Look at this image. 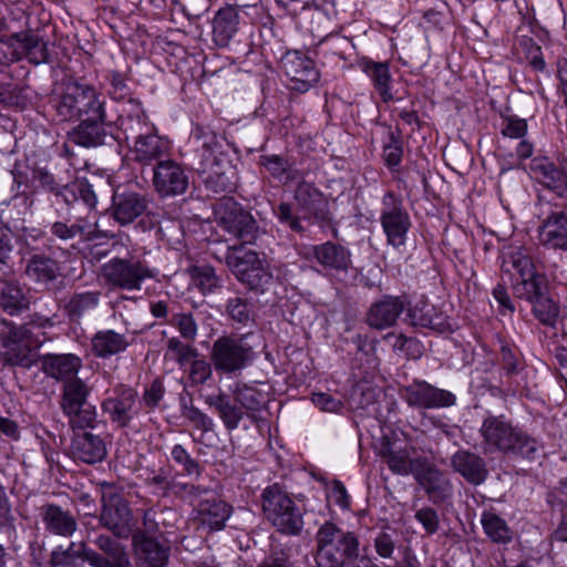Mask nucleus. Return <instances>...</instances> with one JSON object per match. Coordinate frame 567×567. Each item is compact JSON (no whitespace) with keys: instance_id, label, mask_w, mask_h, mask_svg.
I'll use <instances>...</instances> for the list:
<instances>
[{"instance_id":"1","label":"nucleus","mask_w":567,"mask_h":567,"mask_svg":"<svg viewBox=\"0 0 567 567\" xmlns=\"http://www.w3.org/2000/svg\"><path fill=\"white\" fill-rule=\"evenodd\" d=\"M480 435L485 455L502 453L535 460L539 450L534 437L502 416L486 417L480 427Z\"/></svg>"},{"instance_id":"2","label":"nucleus","mask_w":567,"mask_h":567,"mask_svg":"<svg viewBox=\"0 0 567 567\" xmlns=\"http://www.w3.org/2000/svg\"><path fill=\"white\" fill-rule=\"evenodd\" d=\"M50 103L56 118L66 122L85 116L101 117L105 102L94 86L69 79L54 85Z\"/></svg>"},{"instance_id":"3","label":"nucleus","mask_w":567,"mask_h":567,"mask_svg":"<svg viewBox=\"0 0 567 567\" xmlns=\"http://www.w3.org/2000/svg\"><path fill=\"white\" fill-rule=\"evenodd\" d=\"M190 138L195 152L202 157L199 169L206 175V185L215 193L231 192L234 173L223 156L218 136L209 127L196 125Z\"/></svg>"},{"instance_id":"4","label":"nucleus","mask_w":567,"mask_h":567,"mask_svg":"<svg viewBox=\"0 0 567 567\" xmlns=\"http://www.w3.org/2000/svg\"><path fill=\"white\" fill-rule=\"evenodd\" d=\"M226 264L239 282L251 291L264 293L272 284V272L265 254L246 248H230Z\"/></svg>"},{"instance_id":"5","label":"nucleus","mask_w":567,"mask_h":567,"mask_svg":"<svg viewBox=\"0 0 567 567\" xmlns=\"http://www.w3.org/2000/svg\"><path fill=\"white\" fill-rule=\"evenodd\" d=\"M316 540V559L320 567H340L358 556L359 540L355 535L333 523L326 522L319 528Z\"/></svg>"},{"instance_id":"6","label":"nucleus","mask_w":567,"mask_h":567,"mask_svg":"<svg viewBox=\"0 0 567 567\" xmlns=\"http://www.w3.org/2000/svg\"><path fill=\"white\" fill-rule=\"evenodd\" d=\"M261 505L267 520L286 535H299L303 528V512L278 484L262 491Z\"/></svg>"},{"instance_id":"7","label":"nucleus","mask_w":567,"mask_h":567,"mask_svg":"<svg viewBox=\"0 0 567 567\" xmlns=\"http://www.w3.org/2000/svg\"><path fill=\"white\" fill-rule=\"evenodd\" d=\"M68 553L92 567H116L128 558L125 546L107 534L89 535L86 540L71 543Z\"/></svg>"},{"instance_id":"8","label":"nucleus","mask_w":567,"mask_h":567,"mask_svg":"<svg viewBox=\"0 0 567 567\" xmlns=\"http://www.w3.org/2000/svg\"><path fill=\"white\" fill-rule=\"evenodd\" d=\"M0 341L6 363L30 368L37 362V349L41 342L29 326H14L3 321L0 324Z\"/></svg>"},{"instance_id":"9","label":"nucleus","mask_w":567,"mask_h":567,"mask_svg":"<svg viewBox=\"0 0 567 567\" xmlns=\"http://www.w3.org/2000/svg\"><path fill=\"white\" fill-rule=\"evenodd\" d=\"M100 524L110 530L113 536L126 539L130 537L135 519L128 503L110 483H101Z\"/></svg>"},{"instance_id":"10","label":"nucleus","mask_w":567,"mask_h":567,"mask_svg":"<svg viewBox=\"0 0 567 567\" xmlns=\"http://www.w3.org/2000/svg\"><path fill=\"white\" fill-rule=\"evenodd\" d=\"M210 359L216 371L236 374L252 361L254 350L246 337L225 336L214 342Z\"/></svg>"},{"instance_id":"11","label":"nucleus","mask_w":567,"mask_h":567,"mask_svg":"<svg viewBox=\"0 0 567 567\" xmlns=\"http://www.w3.org/2000/svg\"><path fill=\"white\" fill-rule=\"evenodd\" d=\"M101 275L113 288L140 290L142 282L156 272L140 260L114 257L102 266Z\"/></svg>"},{"instance_id":"12","label":"nucleus","mask_w":567,"mask_h":567,"mask_svg":"<svg viewBox=\"0 0 567 567\" xmlns=\"http://www.w3.org/2000/svg\"><path fill=\"white\" fill-rule=\"evenodd\" d=\"M538 240L548 249L567 250V210L542 197Z\"/></svg>"},{"instance_id":"13","label":"nucleus","mask_w":567,"mask_h":567,"mask_svg":"<svg viewBox=\"0 0 567 567\" xmlns=\"http://www.w3.org/2000/svg\"><path fill=\"white\" fill-rule=\"evenodd\" d=\"M216 215L220 226L243 244H252L257 239V221L231 198H225L217 205Z\"/></svg>"},{"instance_id":"14","label":"nucleus","mask_w":567,"mask_h":567,"mask_svg":"<svg viewBox=\"0 0 567 567\" xmlns=\"http://www.w3.org/2000/svg\"><path fill=\"white\" fill-rule=\"evenodd\" d=\"M380 221L389 245L393 247L405 245L412 223L402 202L394 197L392 193H388L383 197Z\"/></svg>"},{"instance_id":"15","label":"nucleus","mask_w":567,"mask_h":567,"mask_svg":"<svg viewBox=\"0 0 567 567\" xmlns=\"http://www.w3.org/2000/svg\"><path fill=\"white\" fill-rule=\"evenodd\" d=\"M402 398L410 406L417 409L450 408L456 402V396L452 392L420 380L404 386Z\"/></svg>"},{"instance_id":"16","label":"nucleus","mask_w":567,"mask_h":567,"mask_svg":"<svg viewBox=\"0 0 567 567\" xmlns=\"http://www.w3.org/2000/svg\"><path fill=\"white\" fill-rule=\"evenodd\" d=\"M189 185L185 169L177 162L164 158L153 167V186L163 197L184 194Z\"/></svg>"},{"instance_id":"17","label":"nucleus","mask_w":567,"mask_h":567,"mask_svg":"<svg viewBox=\"0 0 567 567\" xmlns=\"http://www.w3.org/2000/svg\"><path fill=\"white\" fill-rule=\"evenodd\" d=\"M281 65L295 91L306 92L319 80L313 61L299 51L287 52L281 59Z\"/></svg>"},{"instance_id":"18","label":"nucleus","mask_w":567,"mask_h":567,"mask_svg":"<svg viewBox=\"0 0 567 567\" xmlns=\"http://www.w3.org/2000/svg\"><path fill=\"white\" fill-rule=\"evenodd\" d=\"M102 410L117 426L126 427L137 413V392L120 384L114 389V395L103 401Z\"/></svg>"},{"instance_id":"19","label":"nucleus","mask_w":567,"mask_h":567,"mask_svg":"<svg viewBox=\"0 0 567 567\" xmlns=\"http://www.w3.org/2000/svg\"><path fill=\"white\" fill-rule=\"evenodd\" d=\"M207 489V494L189 501L198 502L196 518L203 526H206L209 530H220L230 517L233 508L226 502L216 497L209 488Z\"/></svg>"},{"instance_id":"20","label":"nucleus","mask_w":567,"mask_h":567,"mask_svg":"<svg viewBox=\"0 0 567 567\" xmlns=\"http://www.w3.org/2000/svg\"><path fill=\"white\" fill-rule=\"evenodd\" d=\"M105 110L102 109V116H85L70 132V140L83 147H97L107 144L113 140V135L105 127Z\"/></svg>"},{"instance_id":"21","label":"nucleus","mask_w":567,"mask_h":567,"mask_svg":"<svg viewBox=\"0 0 567 567\" xmlns=\"http://www.w3.org/2000/svg\"><path fill=\"white\" fill-rule=\"evenodd\" d=\"M133 159L142 165L157 164L168 155L169 145L155 131L128 144Z\"/></svg>"},{"instance_id":"22","label":"nucleus","mask_w":567,"mask_h":567,"mask_svg":"<svg viewBox=\"0 0 567 567\" xmlns=\"http://www.w3.org/2000/svg\"><path fill=\"white\" fill-rule=\"evenodd\" d=\"M118 127L125 135L127 144L155 131L154 124L148 120L141 103L134 100L128 101L127 107L120 115Z\"/></svg>"},{"instance_id":"23","label":"nucleus","mask_w":567,"mask_h":567,"mask_svg":"<svg viewBox=\"0 0 567 567\" xmlns=\"http://www.w3.org/2000/svg\"><path fill=\"white\" fill-rule=\"evenodd\" d=\"M530 171L548 189L560 197L567 196V173L563 166L546 156H537L530 162Z\"/></svg>"},{"instance_id":"24","label":"nucleus","mask_w":567,"mask_h":567,"mask_svg":"<svg viewBox=\"0 0 567 567\" xmlns=\"http://www.w3.org/2000/svg\"><path fill=\"white\" fill-rule=\"evenodd\" d=\"M24 275L34 284L50 289L62 274L55 259L45 254H33L25 262Z\"/></svg>"},{"instance_id":"25","label":"nucleus","mask_w":567,"mask_h":567,"mask_svg":"<svg viewBox=\"0 0 567 567\" xmlns=\"http://www.w3.org/2000/svg\"><path fill=\"white\" fill-rule=\"evenodd\" d=\"M72 456L81 462L94 464L106 456L103 439L90 431L76 432L71 444Z\"/></svg>"},{"instance_id":"26","label":"nucleus","mask_w":567,"mask_h":567,"mask_svg":"<svg viewBox=\"0 0 567 567\" xmlns=\"http://www.w3.org/2000/svg\"><path fill=\"white\" fill-rule=\"evenodd\" d=\"M404 310V302L398 297H384L371 305L367 313V323L374 329L383 330L395 324Z\"/></svg>"},{"instance_id":"27","label":"nucleus","mask_w":567,"mask_h":567,"mask_svg":"<svg viewBox=\"0 0 567 567\" xmlns=\"http://www.w3.org/2000/svg\"><path fill=\"white\" fill-rule=\"evenodd\" d=\"M137 567H165L169 548L145 535L134 536Z\"/></svg>"},{"instance_id":"28","label":"nucleus","mask_w":567,"mask_h":567,"mask_svg":"<svg viewBox=\"0 0 567 567\" xmlns=\"http://www.w3.org/2000/svg\"><path fill=\"white\" fill-rule=\"evenodd\" d=\"M451 464L455 472L474 485L483 483L488 475L485 461L480 455L470 451H457L452 456Z\"/></svg>"},{"instance_id":"29","label":"nucleus","mask_w":567,"mask_h":567,"mask_svg":"<svg viewBox=\"0 0 567 567\" xmlns=\"http://www.w3.org/2000/svg\"><path fill=\"white\" fill-rule=\"evenodd\" d=\"M295 199L299 210L305 217L324 219L327 216L328 203L323 194L312 184L300 182L295 192Z\"/></svg>"},{"instance_id":"30","label":"nucleus","mask_w":567,"mask_h":567,"mask_svg":"<svg viewBox=\"0 0 567 567\" xmlns=\"http://www.w3.org/2000/svg\"><path fill=\"white\" fill-rule=\"evenodd\" d=\"M413 476L432 498L443 499L450 493V482L441 471L429 464L425 458L421 460L420 466L414 470Z\"/></svg>"},{"instance_id":"31","label":"nucleus","mask_w":567,"mask_h":567,"mask_svg":"<svg viewBox=\"0 0 567 567\" xmlns=\"http://www.w3.org/2000/svg\"><path fill=\"white\" fill-rule=\"evenodd\" d=\"M146 207L145 197L137 193H116L113 196V216L122 225L133 223L145 212Z\"/></svg>"},{"instance_id":"32","label":"nucleus","mask_w":567,"mask_h":567,"mask_svg":"<svg viewBox=\"0 0 567 567\" xmlns=\"http://www.w3.org/2000/svg\"><path fill=\"white\" fill-rule=\"evenodd\" d=\"M43 371L51 378L68 382L75 379L82 367L81 359L72 353L45 354L42 360Z\"/></svg>"},{"instance_id":"33","label":"nucleus","mask_w":567,"mask_h":567,"mask_svg":"<svg viewBox=\"0 0 567 567\" xmlns=\"http://www.w3.org/2000/svg\"><path fill=\"white\" fill-rule=\"evenodd\" d=\"M311 251L316 260L324 268L347 271L352 265L351 252L331 241L312 246Z\"/></svg>"},{"instance_id":"34","label":"nucleus","mask_w":567,"mask_h":567,"mask_svg":"<svg viewBox=\"0 0 567 567\" xmlns=\"http://www.w3.org/2000/svg\"><path fill=\"white\" fill-rule=\"evenodd\" d=\"M239 14L236 8L219 9L213 19V41L220 48L227 47L238 31Z\"/></svg>"},{"instance_id":"35","label":"nucleus","mask_w":567,"mask_h":567,"mask_svg":"<svg viewBox=\"0 0 567 567\" xmlns=\"http://www.w3.org/2000/svg\"><path fill=\"white\" fill-rule=\"evenodd\" d=\"M40 515L45 529L52 534L69 537L76 530L78 523L75 518L58 505L42 506Z\"/></svg>"},{"instance_id":"36","label":"nucleus","mask_w":567,"mask_h":567,"mask_svg":"<svg viewBox=\"0 0 567 567\" xmlns=\"http://www.w3.org/2000/svg\"><path fill=\"white\" fill-rule=\"evenodd\" d=\"M534 271V262L525 248H511L504 254L502 272L507 275L512 282L526 276L530 278Z\"/></svg>"},{"instance_id":"37","label":"nucleus","mask_w":567,"mask_h":567,"mask_svg":"<svg viewBox=\"0 0 567 567\" xmlns=\"http://www.w3.org/2000/svg\"><path fill=\"white\" fill-rule=\"evenodd\" d=\"M206 404L216 409L223 424L228 431L238 427L240 421L244 419L245 412L235 399L231 401L229 395L219 393L217 395H207L205 398Z\"/></svg>"},{"instance_id":"38","label":"nucleus","mask_w":567,"mask_h":567,"mask_svg":"<svg viewBox=\"0 0 567 567\" xmlns=\"http://www.w3.org/2000/svg\"><path fill=\"white\" fill-rule=\"evenodd\" d=\"M147 483L156 487L164 495L172 492L181 497L193 499L207 494V487L196 486L194 484L181 483L176 480H169L168 476L161 472L147 478Z\"/></svg>"},{"instance_id":"39","label":"nucleus","mask_w":567,"mask_h":567,"mask_svg":"<svg viewBox=\"0 0 567 567\" xmlns=\"http://www.w3.org/2000/svg\"><path fill=\"white\" fill-rule=\"evenodd\" d=\"M95 223L84 218H79L73 224L55 221L50 226V234L60 241H71L75 238L91 240L95 233Z\"/></svg>"},{"instance_id":"40","label":"nucleus","mask_w":567,"mask_h":567,"mask_svg":"<svg viewBox=\"0 0 567 567\" xmlns=\"http://www.w3.org/2000/svg\"><path fill=\"white\" fill-rule=\"evenodd\" d=\"M128 344L126 337L114 330L99 331L92 339V350L100 358H109L123 352Z\"/></svg>"},{"instance_id":"41","label":"nucleus","mask_w":567,"mask_h":567,"mask_svg":"<svg viewBox=\"0 0 567 567\" xmlns=\"http://www.w3.org/2000/svg\"><path fill=\"white\" fill-rule=\"evenodd\" d=\"M0 307L11 316L28 309V295L18 281L2 282L0 287Z\"/></svg>"},{"instance_id":"42","label":"nucleus","mask_w":567,"mask_h":567,"mask_svg":"<svg viewBox=\"0 0 567 567\" xmlns=\"http://www.w3.org/2000/svg\"><path fill=\"white\" fill-rule=\"evenodd\" d=\"M380 455L394 474L403 476L414 474V470L420 466L422 460V457L411 458L406 450L394 451L389 444L380 451Z\"/></svg>"},{"instance_id":"43","label":"nucleus","mask_w":567,"mask_h":567,"mask_svg":"<svg viewBox=\"0 0 567 567\" xmlns=\"http://www.w3.org/2000/svg\"><path fill=\"white\" fill-rule=\"evenodd\" d=\"M233 398L243 408L244 412L251 416L255 412L265 408V394L252 385L236 383L233 389Z\"/></svg>"},{"instance_id":"44","label":"nucleus","mask_w":567,"mask_h":567,"mask_svg":"<svg viewBox=\"0 0 567 567\" xmlns=\"http://www.w3.org/2000/svg\"><path fill=\"white\" fill-rule=\"evenodd\" d=\"M481 523L485 534L492 542L507 544L513 539V532L505 519L494 512H484Z\"/></svg>"},{"instance_id":"45","label":"nucleus","mask_w":567,"mask_h":567,"mask_svg":"<svg viewBox=\"0 0 567 567\" xmlns=\"http://www.w3.org/2000/svg\"><path fill=\"white\" fill-rule=\"evenodd\" d=\"M512 288L516 298L525 299L530 303L547 290V285L545 278L534 271L530 278L526 276L513 281Z\"/></svg>"},{"instance_id":"46","label":"nucleus","mask_w":567,"mask_h":567,"mask_svg":"<svg viewBox=\"0 0 567 567\" xmlns=\"http://www.w3.org/2000/svg\"><path fill=\"white\" fill-rule=\"evenodd\" d=\"M21 58H25L33 64L47 62L49 56L48 45L39 35L27 32L20 33Z\"/></svg>"},{"instance_id":"47","label":"nucleus","mask_w":567,"mask_h":567,"mask_svg":"<svg viewBox=\"0 0 567 567\" xmlns=\"http://www.w3.org/2000/svg\"><path fill=\"white\" fill-rule=\"evenodd\" d=\"M100 291L74 293L65 303V311L71 320H79L85 312L93 310L100 302Z\"/></svg>"},{"instance_id":"48","label":"nucleus","mask_w":567,"mask_h":567,"mask_svg":"<svg viewBox=\"0 0 567 567\" xmlns=\"http://www.w3.org/2000/svg\"><path fill=\"white\" fill-rule=\"evenodd\" d=\"M89 389L86 384L75 378L65 382L62 398V409L64 413H71L74 409L85 405Z\"/></svg>"},{"instance_id":"49","label":"nucleus","mask_w":567,"mask_h":567,"mask_svg":"<svg viewBox=\"0 0 567 567\" xmlns=\"http://www.w3.org/2000/svg\"><path fill=\"white\" fill-rule=\"evenodd\" d=\"M260 164L280 183H288L298 178V172L279 155H262Z\"/></svg>"},{"instance_id":"50","label":"nucleus","mask_w":567,"mask_h":567,"mask_svg":"<svg viewBox=\"0 0 567 567\" xmlns=\"http://www.w3.org/2000/svg\"><path fill=\"white\" fill-rule=\"evenodd\" d=\"M364 72L373 82V85L382 100L384 102L390 101L392 99V95L389 92L391 76L388 65L380 62H367L364 65Z\"/></svg>"},{"instance_id":"51","label":"nucleus","mask_w":567,"mask_h":567,"mask_svg":"<svg viewBox=\"0 0 567 567\" xmlns=\"http://www.w3.org/2000/svg\"><path fill=\"white\" fill-rule=\"evenodd\" d=\"M530 303L533 306V312L539 321L549 326L555 323L559 309L557 303L548 296V290L542 292Z\"/></svg>"},{"instance_id":"52","label":"nucleus","mask_w":567,"mask_h":567,"mask_svg":"<svg viewBox=\"0 0 567 567\" xmlns=\"http://www.w3.org/2000/svg\"><path fill=\"white\" fill-rule=\"evenodd\" d=\"M193 284L203 293H212L220 286V279L210 266H196L190 270Z\"/></svg>"},{"instance_id":"53","label":"nucleus","mask_w":567,"mask_h":567,"mask_svg":"<svg viewBox=\"0 0 567 567\" xmlns=\"http://www.w3.org/2000/svg\"><path fill=\"white\" fill-rule=\"evenodd\" d=\"M226 312L237 323L248 326L254 321L251 306L247 299L234 297L227 301Z\"/></svg>"},{"instance_id":"54","label":"nucleus","mask_w":567,"mask_h":567,"mask_svg":"<svg viewBox=\"0 0 567 567\" xmlns=\"http://www.w3.org/2000/svg\"><path fill=\"white\" fill-rule=\"evenodd\" d=\"M69 416V423L71 427L80 432L86 431V429H93L96 423V412L91 405H82L79 409H74L71 413H65Z\"/></svg>"},{"instance_id":"55","label":"nucleus","mask_w":567,"mask_h":567,"mask_svg":"<svg viewBox=\"0 0 567 567\" xmlns=\"http://www.w3.org/2000/svg\"><path fill=\"white\" fill-rule=\"evenodd\" d=\"M171 324L174 326L181 337L187 341H194L197 337L198 326L190 312H179L172 317Z\"/></svg>"},{"instance_id":"56","label":"nucleus","mask_w":567,"mask_h":567,"mask_svg":"<svg viewBox=\"0 0 567 567\" xmlns=\"http://www.w3.org/2000/svg\"><path fill=\"white\" fill-rule=\"evenodd\" d=\"M20 34H16L9 39H0V63L10 64L21 58Z\"/></svg>"},{"instance_id":"57","label":"nucleus","mask_w":567,"mask_h":567,"mask_svg":"<svg viewBox=\"0 0 567 567\" xmlns=\"http://www.w3.org/2000/svg\"><path fill=\"white\" fill-rule=\"evenodd\" d=\"M502 367L507 374L517 373L522 365L520 353L515 346L507 342L501 343Z\"/></svg>"},{"instance_id":"58","label":"nucleus","mask_w":567,"mask_h":567,"mask_svg":"<svg viewBox=\"0 0 567 567\" xmlns=\"http://www.w3.org/2000/svg\"><path fill=\"white\" fill-rule=\"evenodd\" d=\"M168 352L172 353L181 365L187 363L190 359L197 357V351L189 344L184 343L178 338L173 337L167 341Z\"/></svg>"},{"instance_id":"59","label":"nucleus","mask_w":567,"mask_h":567,"mask_svg":"<svg viewBox=\"0 0 567 567\" xmlns=\"http://www.w3.org/2000/svg\"><path fill=\"white\" fill-rule=\"evenodd\" d=\"M172 458L183 466L185 474L198 477L200 474L199 464L187 453L179 444L175 445L171 451Z\"/></svg>"},{"instance_id":"60","label":"nucleus","mask_w":567,"mask_h":567,"mask_svg":"<svg viewBox=\"0 0 567 567\" xmlns=\"http://www.w3.org/2000/svg\"><path fill=\"white\" fill-rule=\"evenodd\" d=\"M501 132L509 138H523L527 133V122L514 115L503 116Z\"/></svg>"},{"instance_id":"61","label":"nucleus","mask_w":567,"mask_h":567,"mask_svg":"<svg viewBox=\"0 0 567 567\" xmlns=\"http://www.w3.org/2000/svg\"><path fill=\"white\" fill-rule=\"evenodd\" d=\"M183 415L188 421H190L195 427H197L204 432H208V431L213 430L214 422H213L212 417H209L207 414H205L199 409H197L193 405L184 406Z\"/></svg>"},{"instance_id":"62","label":"nucleus","mask_w":567,"mask_h":567,"mask_svg":"<svg viewBox=\"0 0 567 567\" xmlns=\"http://www.w3.org/2000/svg\"><path fill=\"white\" fill-rule=\"evenodd\" d=\"M212 365L204 359H195L189 369V380L193 384H203L212 377Z\"/></svg>"},{"instance_id":"63","label":"nucleus","mask_w":567,"mask_h":567,"mask_svg":"<svg viewBox=\"0 0 567 567\" xmlns=\"http://www.w3.org/2000/svg\"><path fill=\"white\" fill-rule=\"evenodd\" d=\"M415 518L422 524L427 534H434L439 530L440 519L435 509L423 507L416 511Z\"/></svg>"},{"instance_id":"64","label":"nucleus","mask_w":567,"mask_h":567,"mask_svg":"<svg viewBox=\"0 0 567 567\" xmlns=\"http://www.w3.org/2000/svg\"><path fill=\"white\" fill-rule=\"evenodd\" d=\"M312 402L323 412L337 413L343 408V403L339 399L322 392L315 393L312 395Z\"/></svg>"}]
</instances>
